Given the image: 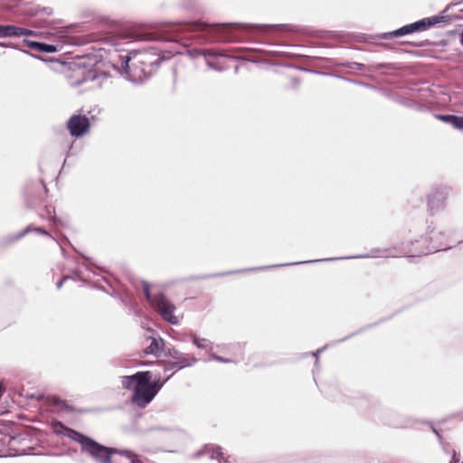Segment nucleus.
Wrapping results in <instances>:
<instances>
[{
    "label": "nucleus",
    "mask_w": 463,
    "mask_h": 463,
    "mask_svg": "<svg viewBox=\"0 0 463 463\" xmlns=\"http://www.w3.org/2000/svg\"><path fill=\"white\" fill-rule=\"evenodd\" d=\"M433 432H435L437 434V436L440 439V435L436 431L435 429H433Z\"/></svg>",
    "instance_id": "31"
},
{
    "label": "nucleus",
    "mask_w": 463,
    "mask_h": 463,
    "mask_svg": "<svg viewBox=\"0 0 463 463\" xmlns=\"http://www.w3.org/2000/svg\"><path fill=\"white\" fill-rule=\"evenodd\" d=\"M0 46H3V47H12L11 44H7V43H0Z\"/></svg>",
    "instance_id": "26"
},
{
    "label": "nucleus",
    "mask_w": 463,
    "mask_h": 463,
    "mask_svg": "<svg viewBox=\"0 0 463 463\" xmlns=\"http://www.w3.org/2000/svg\"><path fill=\"white\" fill-rule=\"evenodd\" d=\"M462 463H463V461H462Z\"/></svg>",
    "instance_id": "32"
},
{
    "label": "nucleus",
    "mask_w": 463,
    "mask_h": 463,
    "mask_svg": "<svg viewBox=\"0 0 463 463\" xmlns=\"http://www.w3.org/2000/svg\"><path fill=\"white\" fill-rule=\"evenodd\" d=\"M24 43L31 49H35L42 52L52 53L57 52V47L52 44H47L29 40H24Z\"/></svg>",
    "instance_id": "9"
},
{
    "label": "nucleus",
    "mask_w": 463,
    "mask_h": 463,
    "mask_svg": "<svg viewBox=\"0 0 463 463\" xmlns=\"http://www.w3.org/2000/svg\"><path fill=\"white\" fill-rule=\"evenodd\" d=\"M159 58L152 52H135L121 57V64L128 79L134 82L142 81L151 72L150 67L158 65Z\"/></svg>",
    "instance_id": "3"
},
{
    "label": "nucleus",
    "mask_w": 463,
    "mask_h": 463,
    "mask_svg": "<svg viewBox=\"0 0 463 463\" xmlns=\"http://www.w3.org/2000/svg\"><path fill=\"white\" fill-rule=\"evenodd\" d=\"M67 278H63L58 284H57V288H60L61 286H62V283L63 281L66 279Z\"/></svg>",
    "instance_id": "25"
},
{
    "label": "nucleus",
    "mask_w": 463,
    "mask_h": 463,
    "mask_svg": "<svg viewBox=\"0 0 463 463\" xmlns=\"http://www.w3.org/2000/svg\"><path fill=\"white\" fill-rule=\"evenodd\" d=\"M14 25H1L0 24V38L13 37L14 36Z\"/></svg>",
    "instance_id": "16"
},
{
    "label": "nucleus",
    "mask_w": 463,
    "mask_h": 463,
    "mask_svg": "<svg viewBox=\"0 0 463 463\" xmlns=\"http://www.w3.org/2000/svg\"><path fill=\"white\" fill-rule=\"evenodd\" d=\"M222 39L226 40V41H232L233 40V36H232V35H223Z\"/></svg>",
    "instance_id": "23"
},
{
    "label": "nucleus",
    "mask_w": 463,
    "mask_h": 463,
    "mask_svg": "<svg viewBox=\"0 0 463 463\" xmlns=\"http://www.w3.org/2000/svg\"><path fill=\"white\" fill-rule=\"evenodd\" d=\"M4 392H5V389L0 385V398L2 397Z\"/></svg>",
    "instance_id": "29"
},
{
    "label": "nucleus",
    "mask_w": 463,
    "mask_h": 463,
    "mask_svg": "<svg viewBox=\"0 0 463 463\" xmlns=\"http://www.w3.org/2000/svg\"><path fill=\"white\" fill-rule=\"evenodd\" d=\"M192 337H193L194 344L198 348H207L208 347V344L206 343L207 341L205 339H201V338L197 337L196 335H193Z\"/></svg>",
    "instance_id": "18"
},
{
    "label": "nucleus",
    "mask_w": 463,
    "mask_h": 463,
    "mask_svg": "<svg viewBox=\"0 0 463 463\" xmlns=\"http://www.w3.org/2000/svg\"><path fill=\"white\" fill-rule=\"evenodd\" d=\"M452 461H453L454 463L458 462V461H459V454H458V453L454 452L453 457H452Z\"/></svg>",
    "instance_id": "22"
},
{
    "label": "nucleus",
    "mask_w": 463,
    "mask_h": 463,
    "mask_svg": "<svg viewBox=\"0 0 463 463\" xmlns=\"http://www.w3.org/2000/svg\"><path fill=\"white\" fill-rule=\"evenodd\" d=\"M438 250H440V249H439V248H438V247H432V248L430 250V251H438Z\"/></svg>",
    "instance_id": "27"
},
{
    "label": "nucleus",
    "mask_w": 463,
    "mask_h": 463,
    "mask_svg": "<svg viewBox=\"0 0 463 463\" xmlns=\"http://www.w3.org/2000/svg\"><path fill=\"white\" fill-rule=\"evenodd\" d=\"M174 354H174V357H175V358H176L175 356H181V355L177 353V351H174ZM170 356H173V354H170Z\"/></svg>",
    "instance_id": "28"
},
{
    "label": "nucleus",
    "mask_w": 463,
    "mask_h": 463,
    "mask_svg": "<svg viewBox=\"0 0 463 463\" xmlns=\"http://www.w3.org/2000/svg\"><path fill=\"white\" fill-rule=\"evenodd\" d=\"M64 435L78 442L81 447V452L91 457L97 463H110L115 454H119L124 463H139L137 457L130 451L109 449L71 429H65Z\"/></svg>",
    "instance_id": "1"
},
{
    "label": "nucleus",
    "mask_w": 463,
    "mask_h": 463,
    "mask_svg": "<svg viewBox=\"0 0 463 463\" xmlns=\"http://www.w3.org/2000/svg\"><path fill=\"white\" fill-rule=\"evenodd\" d=\"M212 358L215 361H218V362H223V363H229L230 360L229 359H224L219 355H216V354H213L212 355Z\"/></svg>",
    "instance_id": "20"
},
{
    "label": "nucleus",
    "mask_w": 463,
    "mask_h": 463,
    "mask_svg": "<svg viewBox=\"0 0 463 463\" xmlns=\"http://www.w3.org/2000/svg\"><path fill=\"white\" fill-rule=\"evenodd\" d=\"M14 36H37V33L32 30H28L25 28L14 27Z\"/></svg>",
    "instance_id": "17"
},
{
    "label": "nucleus",
    "mask_w": 463,
    "mask_h": 463,
    "mask_svg": "<svg viewBox=\"0 0 463 463\" xmlns=\"http://www.w3.org/2000/svg\"><path fill=\"white\" fill-rule=\"evenodd\" d=\"M33 231L40 234L49 235V233L42 228H35Z\"/></svg>",
    "instance_id": "21"
},
{
    "label": "nucleus",
    "mask_w": 463,
    "mask_h": 463,
    "mask_svg": "<svg viewBox=\"0 0 463 463\" xmlns=\"http://www.w3.org/2000/svg\"><path fill=\"white\" fill-rule=\"evenodd\" d=\"M447 17L442 14L434 15L427 18H423L420 21L402 26V28L391 32L389 33H383L381 35L382 38L387 39L389 37H400L414 32L425 31L438 24L446 23Z\"/></svg>",
    "instance_id": "4"
},
{
    "label": "nucleus",
    "mask_w": 463,
    "mask_h": 463,
    "mask_svg": "<svg viewBox=\"0 0 463 463\" xmlns=\"http://www.w3.org/2000/svg\"><path fill=\"white\" fill-rule=\"evenodd\" d=\"M447 193L444 189L437 188L429 195L428 204L432 213L442 209L445 205Z\"/></svg>",
    "instance_id": "7"
},
{
    "label": "nucleus",
    "mask_w": 463,
    "mask_h": 463,
    "mask_svg": "<svg viewBox=\"0 0 463 463\" xmlns=\"http://www.w3.org/2000/svg\"><path fill=\"white\" fill-rule=\"evenodd\" d=\"M175 357H176V359H178V361L172 363L171 364L172 367L183 368L185 366L192 365L195 362V359L192 356H189L188 354H184V355L175 356Z\"/></svg>",
    "instance_id": "12"
},
{
    "label": "nucleus",
    "mask_w": 463,
    "mask_h": 463,
    "mask_svg": "<svg viewBox=\"0 0 463 463\" xmlns=\"http://www.w3.org/2000/svg\"><path fill=\"white\" fill-rule=\"evenodd\" d=\"M403 253L401 252L400 250H396V249H392V250H378V258L379 257H382V258H386V257H400L402 256Z\"/></svg>",
    "instance_id": "15"
},
{
    "label": "nucleus",
    "mask_w": 463,
    "mask_h": 463,
    "mask_svg": "<svg viewBox=\"0 0 463 463\" xmlns=\"http://www.w3.org/2000/svg\"><path fill=\"white\" fill-rule=\"evenodd\" d=\"M121 383L125 388L133 390L132 402L138 407H146L164 384L159 383V379L152 381V373L148 371L124 376Z\"/></svg>",
    "instance_id": "2"
},
{
    "label": "nucleus",
    "mask_w": 463,
    "mask_h": 463,
    "mask_svg": "<svg viewBox=\"0 0 463 463\" xmlns=\"http://www.w3.org/2000/svg\"><path fill=\"white\" fill-rule=\"evenodd\" d=\"M30 231H31V228H30V227L26 228V229L24 231V232H23V233H21L18 237H19V238H20V237H23L24 234H26V233H27V232H29Z\"/></svg>",
    "instance_id": "24"
},
{
    "label": "nucleus",
    "mask_w": 463,
    "mask_h": 463,
    "mask_svg": "<svg viewBox=\"0 0 463 463\" xmlns=\"http://www.w3.org/2000/svg\"><path fill=\"white\" fill-rule=\"evenodd\" d=\"M143 290L151 306L163 317L164 319L174 325L178 323L177 317L173 314L175 306L170 301L161 294L152 297L150 294L149 285L146 282L143 283Z\"/></svg>",
    "instance_id": "5"
},
{
    "label": "nucleus",
    "mask_w": 463,
    "mask_h": 463,
    "mask_svg": "<svg viewBox=\"0 0 463 463\" xmlns=\"http://www.w3.org/2000/svg\"><path fill=\"white\" fill-rule=\"evenodd\" d=\"M202 453L209 455L212 458H222L221 448L218 446L207 445Z\"/></svg>",
    "instance_id": "13"
},
{
    "label": "nucleus",
    "mask_w": 463,
    "mask_h": 463,
    "mask_svg": "<svg viewBox=\"0 0 463 463\" xmlns=\"http://www.w3.org/2000/svg\"><path fill=\"white\" fill-rule=\"evenodd\" d=\"M89 119L85 116L75 115L68 121V128L72 136L80 137L88 132Z\"/></svg>",
    "instance_id": "6"
},
{
    "label": "nucleus",
    "mask_w": 463,
    "mask_h": 463,
    "mask_svg": "<svg viewBox=\"0 0 463 463\" xmlns=\"http://www.w3.org/2000/svg\"><path fill=\"white\" fill-rule=\"evenodd\" d=\"M163 340L152 339L150 345L146 347V352L147 354H157L162 347Z\"/></svg>",
    "instance_id": "14"
},
{
    "label": "nucleus",
    "mask_w": 463,
    "mask_h": 463,
    "mask_svg": "<svg viewBox=\"0 0 463 463\" xmlns=\"http://www.w3.org/2000/svg\"><path fill=\"white\" fill-rule=\"evenodd\" d=\"M215 27H222V28H235L240 29L242 31L250 32L252 30L255 31H266L270 28L269 25H257V24H215Z\"/></svg>",
    "instance_id": "8"
},
{
    "label": "nucleus",
    "mask_w": 463,
    "mask_h": 463,
    "mask_svg": "<svg viewBox=\"0 0 463 463\" xmlns=\"http://www.w3.org/2000/svg\"><path fill=\"white\" fill-rule=\"evenodd\" d=\"M200 26L203 27L201 30H204V27H207L208 25L207 24H200Z\"/></svg>",
    "instance_id": "30"
},
{
    "label": "nucleus",
    "mask_w": 463,
    "mask_h": 463,
    "mask_svg": "<svg viewBox=\"0 0 463 463\" xmlns=\"http://www.w3.org/2000/svg\"><path fill=\"white\" fill-rule=\"evenodd\" d=\"M126 38L129 39V40H149L150 39L149 37L143 36L140 34H135V33H128L126 35Z\"/></svg>",
    "instance_id": "19"
},
{
    "label": "nucleus",
    "mask_w": 463,
    "mask_h": 463,
    "mask_svg": "<svg viewBox=\"0 0 463 463\" xmlns=\"http://www.w3.org/2000/svg\"><path fill=\"white\" fill-rule=\"evenodd\" d=\"M223 56L221 54L209 53L207 58V65L216 71H222L225 69V66L222 65L220 60L222 59Z\"/></svg>",
    "instance_id": "10"
},
{
    "label": "nucleus",
    "mask_w": 463,
    "mask_h": 463,
    "mask_svg": "<svg viewBox=\"0 0 463 463\" xmlns=\"http://www.w3.org/2000/svg\"><path fill=\"white\" fill-rule=\"evenodd\" d=\"M439 118L452 125L455 128L463 129V117L454 115H440Z\"/></svg>",
    "instance_id": "11"
}]
</instances>
